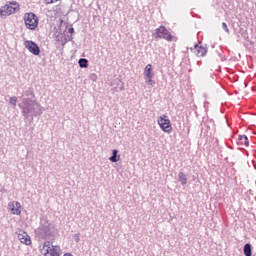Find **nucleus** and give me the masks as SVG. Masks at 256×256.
<instances>
[{"mask_svg": "<svg viewBox=\"0 0 256 256\" xmlns=\"http://www.w3.org/2000/svg\"><path fill=\"white\" fill-rule=\"evenodd\" d=\"M8 208L12 215H21V203L17 201H12L8 203Z\"/></svg>", "mask_w": 256, "mask_h": 256, "instance_id": "7", "label": "nucleus"}, {"mask_svg": "<svg viewBox=\"0 0 256 256\" xmlns=\"http://www.w3.org/2000/svg\"><path fill=\"white\" fill-rule=\"evenodd\" d=\"M244 255L251 256V244H245L244 246Z\"/></svg>", "mask_w": 256, "mask_h": 256, "instance_id": "14", "label": "nucleus"}, {"mask_svg": "<svg viewBox=\"0 0 256 256\" xmlns=\"http://www.w3.org/2000/svg\"><path fill=\"white\" fill-rule=\"evenodd\" d=\"M73 31H74V29H73V28L69 29V32H70V33H73Z\"/></svg>", "mask_w": 256, "mask_h": 256, "instance_id": "20", "label": "nucleus"}, {"mask_svg": "<svg viewBox=\"0 0 256 256\" xmlns=\"http://www.w3.org/2000/svg\"><path fill=\"white\" fill-rule=\"evenodd\" d=\"M238 145H244L245 147H249V139L245 135H240L238 137Z\"/></svg>", "mask_w": 256, "mask_h": 256, "instance_id": "11", "label": "nucleus"}, {"mask_svg": "<svg viewBox=\"0 0 256 256\" xmlns=\"http://www.w3.org/2000/svg\"><path fill=\"white\" fill-rule=\"evenodd\" d=\"M157 123L164 133L169 134L173 132V126L171 125V120L169 119V116L165 114L161 115L158 118Z\"/></svg>", "mask_w": 256, "mask_h": 256, "instance_id": "4", "label": "nucleus"}, {"mask_svg": "<svg viewBox=\"0 0 256 256\" xmlns=\"http://www.w3.org/2000/svg\"><path fill=\"white\" fill-rule=\"evenodd\" d=\"M10 103L11 105H13L14 107L17 106V97H11L10 98Z\"/></svg>", "mask_w": 256, "mask_h": 256, "instance_id": "17", "label": "nucleus"}, {"mask_svg": "<svg viewBox=\"0 0 256 256\" xmlns=\"http://www.w3.org/2000/svg\"><path fill=\"white\" fill-rule=\"evenodd\" d=\"M117 153V150H113L112 156L109 158L112 163H117V161H119V159H117Z\"/></svg>", "mask_w": 256, "mask_h": 256, "instance_id": "15", "label": "nucleus"}, {"mask_svg": "<svg viewBox=\"0 0 256 256\" xmlns=\"http://www.w3.org/2000/svg\"><path fill=\"white\" fill-rule=\"evenodd\" d=\"M20 6L17 3V1H12L9 2L8 4L4 5L1 9H0V15L2 17H7L9 15H13L14 13H17V11H19Z\"/></svg>", "mask_w": 256, "mask_h": 256, "instance_id": "2", "label": "nucleus"}, {"mask_svg": "<svg viewBox=\"0 0 256 256\" xmlns=\"http://www.w3.org/2000/svg\"><path fill=\"white\" fill-rule=\"evenodd\" d=\"M192 51L196 57H205L207 55V48L203 46L195 45Z\"/></svg>", "mask_w": 256, "mask_h": 256, "instance_id": "9", "label": "nucleus"}, {"mask_svg": "<svg viewBox=\"0 0 256 256\" xmlns=\"http://www.w3.org/2000/svg\"><path fill=\"white\" fill-rule=\"evenodd\" d=\"M222 27H223L224 31H226V33H229V27H227V23L223 22Z\"/></svg>", "mask_w": 256, "mask_h": 256, "instance_id": "19", "label": "nucleus"}, {"mask_svg": "<svg viewBox=\"0 0 256 256\" xmlns=\"http://www.w3.org/2000/svg\"><path fill=\"white\" fill-rule=\"evenodd\" d=\"M24 22L27 29L35 31L36 27L39 26V18L34 13H27L24 15Z\"/></svg>", "mask_w": 256, "mask_h": 256, "instance_id": "3", "label": "nucleus"}, {"mask_svg": "<svg viewBox=\"0 0 256 256\" xmlns=\"http://www.w3.org/2000/svg\"><path fill=\"white\" fill-rule=\"evenodd\" d=\"M155 35L157 39H165L168 42L177 41V37L173 36L165 26L157 28Z\"/></svg>", "mask_w": 256, "mask_h": 256, "instance_id": "5", "label": "nucleus"}, {"mask_svg": "<svg viewBox=\"0 0 256 256\" xmlns=\"http://www.w3.org/2000/svg\"><path fill=\"white\" fill-rule=\"evenodd\" d=\"M144 77L147 78H151V77H154V74H153V65L151 64H147L145 69H144Z\"/></svg>", "mask_w": 256, "mask_h": 256, "instance_id": "10", "label": "nucleus"}, {"mask_svg": "<svg viewBox=\"0 0 256 256\" xmlns=\"http://www.w3.org/2000/svg\"><path fill=\"white\" fill-rule=\"evenodd\" d=\"M146 79V83H148V85H151V87H153L155 85V82L153 81V77H147Z\"/></svg>", "mask_w": 256, "mask_h": 256, "instance_id": "16", "label": "nucleus"}, {"mask_svg": "<svg viewBox=\"0 0 256 256\" xmlns=\"http://www.w3.org/2000/svg\"><path fill=\"white\" fill-rule=\"evenodd\" d=\"M41 254L44 256H61V247L53 245L51 241H46L42 245Z\"/></svg>", "mask_w": 256, "mask_h": 256, "instance_id": "1", "label": "nucleus"}, {"mask_svg": "<svg viewBox=\"0 0 256 256\" xmlns=\"http://www.w3.org/2000/svg\"><path fill=\"white\" fill-rule=\"evenodd\" d=\"M18 239L20 243H23L24 245H31L32 243L31 236H29V234H27L25 231L18 233Z\"/></svg>", "mask_w": 256, "mask_h": 256, "instance_id": "8", "label": "nucleus"}, {"mask_svg": "<svg viewBox=\"0 0 256 256\" xmlns=\"http://www.w3.org/2000/svg\"><path fill=\"white\" fill-rule=\"evenodd\" d=\"M46 5H53L55 3H57V1H61V0H44Z\"/></svg>", "mask_w": 256, "mask_h": 256, "instance_id": "18", "label": "nucleus"}, {"mask_svg": "<svg viewBox=\"0 0 256 256\" xmlns=\"http://www.w3.org/2000/svg\"><path fill=\"white\" fill-rule=\"evenodd\" d=\"M78 63L80 65V67H82V68L89 67V61H87V59H85V58L80 59Z\"/></svg>", "mask_w": 256, "mask_h": 256, "instance_id": "13", "label": "nucleus"}, {"mask_svg": "<svg viewBox=\"0 0 256 256\" xmlns=\"http://www.w3.org/2000/svg\"><path fill=\"white\" fill-rule=\"evenodd\" d=\"M178 179H179L181 185H185L187 183V175L183 172H179Z\"/></svg>", "mask_w": 256, "mask_h": 256, "instance_id": "12", "label": "nucleus"}, {"mask_svg": "<svg viewBox=\"0 0 256 256\" xmlns=\"http://www.w3.org/2000/svg\"><path fill=\"white\" fill-rule=\"evenodd\" d=\"M24 46L28 49L30 53H32V55H39L41 53V49L33 41H29V40L24 41Z\"/></svg>", "mask_w": 256, "mask_h": 256, "instance_id": "6", "label": "nucleus"}]
</instances>
